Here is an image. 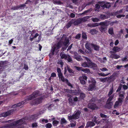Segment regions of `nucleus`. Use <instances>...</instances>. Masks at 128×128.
Segmentation results:
<instances>
[{
  "label": "nucleus",
  "mask_w": 128,
  "mask_h": 128,
  "mask_svg": "<svg viewBox=\"0 0 128 128\" xmlns=\"http://www.w3.org/2000/svg\"><path fill=\"white\" fill-rule=\"evenodd\" d=\"M103 7H105L106 8H109L110 6L109 3H107L103 6Z\"/></svg>",
  "instance_id": "obj_42"
},
{
  "label": "nucleus",
  "mask_w": 128,
  "mask_h": 128,
  "mask_svg": "<svg viewBox=\"0 0 128 128\" xmlns=\"http://www.w3.org/2000/svg\"><path fill=\"white\" fill-rule=\"evenodd\" d=\"M82 66L84 67H90L89 65L86 62H84V63H82Z\"/></svg>",
  "instance_id": "obj_33"
},
{
  "label": "nucleus",
  "mask_w": 128,
  "mask_h": 128,
  "mask_svg": "<svg viewBox=\"0 0 128 128\" xmlns=\"http://www.w3.org/2000/svg\"><path fill=\"white\" fill-rule=\"evenodd\" d=\"M74 20V24L76 26L80 23L82 22L81 18H79L76 20L73 19Z\"/></svg>",
  "instance_id": "obj_16"
},
{
  "label": "nucleus",
  "mask_w": 128,
  "mask_h": 128,
  "mask_svg": "<svg viewBox=\"0 0 128 128\" xmlns=\"http://www.w3.org/2000/svg\"><path fill=\"white\" fill-rule=\"evenodd\" d=\"M88 108L91 109L95 110L96 108H98V107L94 103H90L88 104Z\"/></svg>",
  "instance_id": "obj_11"
},
{
  "label": "nucleus",
  "mask_w": 128,
  "mask_h": 128,
  "mask_svg": "<svg viewBox=\"0 0 128 128\" xmlns=\"http://www.w3.org/2000/svg\"><path fill=\"white\" fill-rule=\"evenodd\" d=\"M16 110V108H14L12 110H9L5 113H3L2 114V116H3L6 117L12 114L13 112Z\"/></svg>",
  "instance_id": "obj_6"
},
{
  "label": "nucleus",
  "mask_w": 128,
  "mask_h": 128,
  "mask_svg": "<svg viewBox=\"0 0 128 128\" xmlns=\"http://www.w3.org/2000/svg\"><path fill=\"white\" fill-rule=\"evenodd\" d=\"M74 20L73 19H72L66 25V27L67 28H68L70 27L71 25L72 24H74Z\"/></svg>",
  "instance_id": "obj_20"
},
{
  "label": "nucleus",
  "mask_w": 128,
  "mask_h": 128,
  "mask_svg": "<svg viewBox=\"0 0 128 128\" xmlns=\"http://www.w3.org/2000/svg\"><path fill=\"white\" fill-rule=\"evenodd\" d=\"M7 64V62L6 61H1L0 62V67H4L6 66Z\"/></svg>",
  "instance_id": "obj_19"
},
{
  "label": "nucleus",
  "mask_w": 128,
  "mask_h": 128,
  "mask_svg": "<svg viewBox=\"0 0 128 128\" xmlns=\"http://www.w3.org/2000/svg\"><path fill=\"white\" fill-rule=\"evenodd\" d=\"M121 48L118 46H116L114 47L113 48L112 50L114 51L117 52L119 51L120 50H121Z\"/></svg>",
  "instance_id": "obj_23"
},
{
  "label": "nucleus",
  "mask_w": 128,
  "mask_h": 128,
  "mask_svg": "<svg viewBox=\"0 0 128 128\" xmlns=\"http://www.w3.org/2000/svg\"><path fill=\"white\" fill-rule=\"evenodd\" d=\"M99 18L102 20H104L107 18V17L104 14H100L99 16Z\"/></svg>",
  "instance_id": "obj_31"
},
{
  "label": "nucleus",
  "mask_w": 128,
  "mask_h": 128,
  "mask_svg": "<svg viewBox=\"0 0 128 128\" xmlns=\"http://www.w3.org/2000/svg\"><path fill=\"white\" fill-rule=\"evenodd\" d=\"M76 123H71L69 125V126H70L72 127H74L76 126Z\"/></svg>",
  "instance_id": "obj_58"
},
{
  "label": "nucleus",
  "mask_w": 128,
  "mask_h": 128,
  "mask_svg": "<svg viewBox=\"0 0 128 128\" xmlns=\"http://www.w3.org/2000/svg\"><path fill=\"white\" fill-rule=\"evenodd\" d=\"M90 18L89 16H86L83 18H81L82 22H85L87 21V20Z\"/></svg>",
  "instance_id": "obj_28"
},
{
  "label": "nucleus",
  "mask_w": 128,
  "mask_h": 128,
  "mask_svg": "<svg viewBox=\"0 0 128 128\" xmlns=\"http://www.w3.org/2000/svg\"><path fill=\"white\" fill-rule=\"evenodd\" d=\"M37 118V115H34L31 116L30 117V120H34Z\"/></svg>",
  "instance_id": "obj_36"
},
{
  "label": "nucleus",
  "mask_w": 128,
  "mask_h": 128,
  "mask_svg": "<svg viewBox=\"0 0 128 128\" xmlns=\"http://www.w3.org/2000/svg\"><path fill=\"white\" fill-rule=\"evenodd\" d=\"M96 84H90L88 89V91H92L94 90L95 88Z\"/></svg>",
  "instance_id": "obj_12"
},
{
  "label": "nucleus",
  "mask_w": 128,
  "mask_h": 128,
  "mask_svg": "<svg viewBox=\"0 0 128 128\" xmlns=\"http://www.w3.org/2000/svg\"><path fill=\"white\" fill-rule=\"evenodd\" d=\"M52 126V124L50 123L46 124L45 125V127L47 128H50Z\"/></svg>",
  "instance_id": "obj_46"
},
{
  "label": "nucleus",
  "mask_w": 128,
  "mask_h": 128,
  "mask_svg": "<svg viewBox=\"0 0 128 128\" xmlns=\"http://www.w3.org/2000/svg\"><path fill=\"white\" fill-rule=\"evenodd\" d=\"M98 23H96L93 24L90 23L88 24L87 26H88L90 28H92L98 26Z\"/></svg>",
  "instance_id": "obj_17"
},
{
  "label": "nucleus",
  "mask_w": 128,
  "mask_h": 128,
  "mask_svg": "<svg viewBox=\"0 0 128 128\" xmlns=\"http://www.w3.org/2000/svg\"><path fill=\"white\" fill-rule=\"evenodd\" d=\"M57 72L58 73V76H59L60 75L62 74L61 71V70L60 68H57Z\"/></svg>",
  "instance_id": "obj_47"
},
{
  "label": "nucleus",
  "mask_w": 128,
  "mask_h": 128,
  "mask_svg": "<svg viewBox=\"0 0 128 128\" xmlns=\"http://www.w3.org/2000/svg\"><path fill=\"white\" fill-rule=\"evenodd\" d=\"M66 67L68 71L70 73H74V71L68 66H67Z\"/></svg>",
  "instance_id": "obj_37"
},
{
  "label": "nucleus",
  "mask_w": 128,
  "mask_h": 128,
  "mask_svg": "<svg viewBox=\"0 0 128 128\" xmlns=\"http://www.w3.org/2000/svg\"><path fill=\"white\" fill-rule=\"evenodd\" d=\"M114 97V95H112L110 96L107 100L108 102H110L112 100Z\"/></svg>",
  "instance_id": "obj_44"
},
{
  "label": "nucleus",
  "mask_w": 128,
  "mask_h": 128,
  "mask_svg": "<svg viewBox=\"0 0 128 128\" xmlns=\"http://www.w3.org/2000/svg\"><path fill=\"white\" fill-rule=\"evenodd\" d=\"M26 123L25 118H23L10 124L6 128H22V124Z\"/></svg>",
  "instance_id": "obj_2"
},
{
  "label": "nucleus",
  "mask_w": 128,
  "mask_h": 128,
  "mask_svg": "<svg viewBox=\"0 0 128 128\" xmlns=\"http://www.w3.org/2000/svg\"><path fill=\"white\" fill-rule=\"evenodd\" d=\"M122 10H121L119 11H117L116 12H115L114 14L116 15H117L118 14L121 13L122 12Z\"/></svg>",
  "instance_id": "obj_48"
},
{
  "label": "nucleus",
  "mask_w": 128,
  "mask_h": 128,
  "mask_svg": "<svg viewBox=\"0 0 128 128\" xmlns=\"http://www.w3.org/2000/svg\"><path fill=\"white\" fill-rule=\"evenodd\" d=\"M80 96L81 98L83 99L85 97V95L84 93L82 92L80 93Z\"/></svg>",
  "instance_id": "obj_49"
},
{
  "label": "nucleus",
  "mask_w": 128,
  "mask_h": 128,
  "mask_svg": "<svg viewBox=\"0 0 128 128\" xmlns=\"http://www.w3.org/2000/svg\"><path fill=\"white\" fill-rule=\"evenodd\" d=\"M64 91L67 93H71L72 92V91L67 89H64Z\"/></svg>",
  "instance_id": "obj_51"
},
{
  "label": "nucleus",
  "mask_w": 128,
  "mask_h": 128,
  "mask_svg": "<svg viewBox=\"0 0 128 128\" xmlns=\"http://www.w3.org/2000/svg\"><path fill=\"white\" fill-rule=\"evenodd\" d=\"M95 125V123L92 122H88L87 124V125L88 126H94Z\"/></svg>",
  "instance_id": "obj_25"
},
{
  "label": "nucleus",
  "mask_w": 128,
  "mask_h": 128,
  "mask_svg": "<svg viewBox=\"0 0 128 128\" xmlns=\"http://www.w3.org/2000/svg\"><path fill=\"white\" fill-rule=\"evenodd\" d=\"M92 20L94 22H97L99 21L100 19L97 18H91Z\"/></svg>",
  "instance_id": "obj_40"
},
{
  "label": "nucleus",
  "mask_w": 128,
  "mask_h": 128,
  "mask_svg": "<svg viewBox=\"0 0 128 128\" xmlns=\"http://www.w3.org/2000/svg\"><path fill=\"white\" fill-rule=\"evenodd\" d=\"M100 116L102 118H106L107 117V116L104 114L102 113L100 114Z\"/></svg>",
  "instance_id": "obj_62"
},
{
  "label": "nucleus",
  "mask_w": 128,
  "mask_h": 128,
  "mask_svg": "<svg viewBox=\"0 0 128 128\" xmlns=\"http://www.w3.org/2000/svg\"><path fill=\"white\" fill-rule=\"evenodd\" d=\"M25 102L24 101H22L21 102H19L18 104H17V105H18V106H20L21 105L24 104Z\"/></svg>",
  "instance_id": "obj_59"
},
{
  "label": "nucleus",
  "mask_w": 128,
  "mask_h": 128,
  "mask_svg": "<svg viewBox=\"0 0 128 128\" xmlns=\"http://www.w3.org/2000/svg\"><path fill=\"white\" fill-rule=\"evenodd\" d=\"M92 48H93L94 50L96 51H98L99 50V46L96 44H92Z\"/></svg>",
  "instance_id": "obj_18"
},
{
  "label": "nucleus",
  "mask_w": 128,
  "mask_h": 128,
  "mask_svg": "<svg viewBox=\"0 0 128 128\" xmlns=\"http://www.w3.org/2000/svg\"><path fill=\"white\" fill-rule=\"evenodd\" d=\"M58 123V121L56 120H54L53 122V124L54 125V126H56L57 124Z\"/></svg>",
  "instance_id": "obj_52"
},
{
  "label": "nucleus",
  "mask_w": 128,
  "mask_h": 128,
  "mask_svg": "<svg viewBox=\"0 0 128 128\" xmlns=\"http://www.w3.org/2000/svg\"><path fill=\"white\" fill-rule=\"evenodd\" d=\"M100 70L102 71H108V70L106 68H100Z\"/></svg>",
  "instance_id": "obj_60"
},
{
  "label": "nucleus",
  "mask_w": 128,
  "mask_h": 128,
  "mask_svg": "<svg viewBox=\"0 0 128 128\" xmlns=\"http://www.w3.org/2000/svg\"><path fill=\"white\" fill-rule=\"evenodd\" d=\"M110 53L111 54L110 57H111L112 58L118 59L120 57V56L119 55L114 54V51H111L110 52Z\"/></svg>",
  "instance_id": "obj_10"
},
{
  "label": "nucleus",
  "mask_w": 128,
  "mask_h": 128,
  "mask_svg": "<svg viewBox=\"0 0 128 128\" xmlns=\"http://www.w3.org/2000/svg\"><path fill=\"white\" fill-rule=\"evenodd\" d=\"M98 26L100 25V27L99 29L102 32H104L107 29V26H108V23L106 22H101L99 23H98Z\"/></svg>",
  "instance_id": "obj_3"
},
{
  "label": "nucleus",
  "mask_w": 128,
  "mask_h": 128,
  "mask_svg": "<svg viewBox=\"0 0 128 128\" xmlns=\"http://www.w3.org/2000/svg\"><path fill=\"white\" fill-rule=\"evenodd\" d=\"M113 86L111 87V88L110 89V90L109 94H108V96H110L113 93Z\"/></svg>",
  "instance_id": "obj_39"
},
{
  "label": "nucleus",
  "mask_w": 128,
  "mask_h": 128,
  "mask_svg": "<svg viewBox=\"0 0 128 128\" xmlns=\"http://www.w3.org/2000/svg\"><path fill=\"white\" fill-rule=\"evenodd\" d=\"M59 78L63 82H65L66 80L68 81V80L66 79H65L64 76H63V75L62 74L58 76Z\"/></svg>",
  "instance_id": "obj_29"
},
{
  "label": "nucleus",
  "mask_w": 128,
  "mask_h": 128,
  "mask_svg": "<svg viewBox=\"0 0 128 128\" xmlns=\"http://www.w3.org/2000/svg\"><path fill=\"white\" fill-rule=\"evenodd\" d=\"M66 59L68 62L72 63V58L69 55H67V58Z\"/></svg>",
  "instance_id": "obj_27"
},
{
  "label": "nucleus",
  "mask_w": 128,
  "mask_h": 128,
  "mask_svg": "<svg viewBox=\"0 0 128 128\" xmlns=\"http://www.w3.org/2000/svg\"><path fill=\"white\" fill-rule=\"evenodd\" d=\"M78 52L83 54H85V52L81 49H80L78 51Z\"/></svg>",
  "instance_id": "obj_64"
},
{
  "label": "nucleus",
  "mask_w": 128,
  "mask_h": 128,
  "mask_svg": "<svg viewBox=\"0 0 128 128\" xmlns=\"http://www.w3.org/2000/svg\"><path fill=\"white\" fill-rule=\"evenodd\" d=\"M81 112L79 110H78L75 114L72 115V116H68V119L69 120L73 119L76 120L78 119L80 116Z\"/></svg>",
  "instance_id": "obj_5"
},
{
  "label": "nucleus",
  "mask_w": 128,
  "mask_h": 128,
  "mask_svg": "<svg viewBox=\"0 0 128 128\" xmlns=\"http://www.w3.org/2000/svg\"><path fill=\"white\" fill-rule=\"evenodd\" d=\"M58 64H60L61 65L60 66L61 67H62L63 65L64 64L63 62H62V60H60L59 61H58Z\"/></svg>",
  "instance_id": "obj_53"
},
{
  "label": "nucleus",
  "mask_w": 128,
  "mask_h": 128,
  "mask_svg": "<svg viewBox=\"0 0 128 128\" xmlns=\"http://www.w3.org/2000/svg\"><path fill=\"white\" fill-rule=\"evenodd\" d=\"M82 38L84 39H86L87 38L86 36L84 33H83L82 34Z\"/></svg>",
  "instance_id": "obj_55"
},
{
  "label": "nucleus",
  "mask_w": 128,
  "mask_h": 128,
  "mask_svg": "<svg viewBox=\"0 0 128 128\" xmlns=\"http://www.w3.org/2000/svg\"><path fill=\"white\" fill-rule=\"evenodd\" d=\"M85 52L87 53L90 54L91 52V49H86V50Z\"/></svg>",
  "instance_id": "obj_57"
},
{
  "label": "nucleus",
  "mask_w": 128,
  "mask_h": 128,
  "mask_svg": "<svg viewBox=\"0 0 128 128\" xmlns=\"http://www.w3.org/2000/svg\"><path fill=\"white\" fill-rule=\"evenodd\" d=\"M88 64L90 66H91L92 67L96 68L97 67V65L95 63L92 62L91 61H90Z\"/></svg>",
  "instance_id": "obj_21"
},
{
  "label": "nucleus",
  "mask_w": 128,
  "mask_h": 128,
  "mask_svg": "<svg viewBox=\"0 0 128 128\" xmlns=\"http://www.w3.org/2000/svg\"><path fill=\"white\" fill-rule=\"evenodd\" d=\"M75 68L78 70V71H82V67H80L75 66H74Z\"/></svg>",
  "instance_id": "obj_43"
},
{
  "label": "nucleus",
  "mask_w": 128,
  "mask_h": 128,
  "mask_svg": "<svg viewBox=\"0 0 128 128\" xmlns=\"http://www.w3.org/2000/svg\"><path fill=\"white\" fill-rule=\"evenodd\" d=\"M74 58L78 61H80L82 60V59L81 56L77 53L74 54Z\"/></svg>",
  "instance_id": "obj_13"
},
{
  "label": "nucleus",
  "mask_w": 128,
  "mask_h": 128,
  "mask_svg": "<svg viewBox=\"0 0 128 128\" xmlns=\"http://www.w3.org/2000/svg\"><path fill=\"white\" fill-rule=\"evenodd\" d=\"M108 79V78L106 77L104 78H100L99 79L100 82H106Z\"/></svg>",
  "instance_id": "obj_38"
},
{
  "label": "nucleus",
  "mask_w": 128,
  "mask_h": 128,
  "mask_svg": "<svg viewBox=\"0 0 128 128\" xmlns=\"http://www.w3.org/2000/svg\"><path fill=\"white\" fill-rule=\"evenodd\" d=\"M42 98H37L35 100L33 101V102L32 104V105H35L36 104H38L41 102Z\"/></svg>",
  "instance_id": "obj_9"
},
{
  "label": "nucleus",
  "mask_w": 128,
  "mask_h": 128,
  "mask_svg": "<svg viewBox=\"0 0 128 128\" xmlns=\"http://www.w3.org/2000/svg\"><path fill=\"white\" fill-rule=\"evenodd\" d=\"M113 103L112 102H108L107 101L105 107L106 108L109 109L111 107Z\"/></svg>",
  "instance_id": "obj_15"
},
{
  "label": "nucleus",
  "mask_w": 128,
  "mask_h": 128,
  "mask_svg": "<svg viewBox=\"0 0 128 128\" xmlns=\"http://www.w3.org/2000/svg\"><path fill=\"white\" fill-rule=\"evenodd\" d=\"M83 57L84 58H85V59H86V60L88 62V64L89 63V62L91 61L90 59L89 58H88L86 56H84Z\"/></svg>",
  "instance_id": "obj_63"
},
{
  "label": "nucleus",
  "mask_w": 128,
  "mask_h": 128,
  "mask_svg": "<svg viewBox=\"0 0 128 128\" xmlns=\"http://www.w3.org/2000/svg\"><path fill=\"white\" fill-rule=\"evenodd\" d=\"M69 40L68 38H67L66 36H64L62 38L60 41L55 44L52 48L51 50V54L52 55L54 54V52L55 50H57L63 44L66 48H62L63 50L66 49V48L69 44Z\"/></svg>",
  "instance_id": "obj_1"
},
{
  "label": "nucleus",
  "mask_w": 128,
  "mask_h": 128,
  "mask_svg": "<svg viewBox=\"0 0 128 128\" xmlns=\"http://www.w3.org/2000/svg\"><path fill=\"white\" fill-rule=\"evenodd\" d=\"M124 98H118V101H116L114 106V108H116L119 105H121L123 102Z\"/></svg>",
  "instance_id": "obj_7"
},
{
  "label": "nucleus",
  "mask_w": 128,
  "mask_h": 128,
  "mask_svg": "<svg viewBox=\"0 0 128 128\" xmlns=\"http://www.w3.org/2000/svg\"><path fill=\"white\" fill-rule=\"evenodd\" d=\"M109 74V73H108L107 74H105L104 73H99L98 75L99 76H105L108 75Z\"/></svg>",
  "instance_id": "obj_45"
},
{
  "label": "nucleus",
  "mask_w": 128,
  "mask_h": 128,
  "mask_svg": "<svg viewBox=\"0 0 128 128\" xmlns=\"http://www.w3.org/2000/svg\"><path fill=\"white\" fill-rule=\"evenodd\" d=\"M122 61H128V60L127 59V58L126 56L124 58H123L122 59Z\"/></svg>",
  "instance_id": "obj_61"
},
{
  "label": "nucleus",
  "mask_w": 128,
  "mask_h": 128,
  "mask_svg": "<svg viewBox=\"0 0 128 128\" xmlns=\"http://www.w3.org/2000/svg\"><path fill=\"white\" fill-rule=\"evenodd\" d=\"M40 94L39 91H35L30 96L26 99V100L28 101L33 99L40 95Z\"/></svg>",
  "instance_id": "obj_4"
},
{
  "label": "nucleus",
  "mask_w": 128,
  "mask_h": 128,
  "mask_svg": "<svg viewBox=\"0 0 128 128\" xmlns=\"http://www.w3.org/2000/svg\"><path fill=\"white\" fill-rule=\"evenodd\" d=\"M92 46V44L87 43L85 45V46L86 49H91L90 47Z\"/></svg>",
  "instance_id": "obj_24"
},
{
  "label": "nucleus",
  "mask_w": 128,
  "mask_h": 128,
  "mask_svg": "<svg viewBox=\"0 0 128 128\" xmlns=\"http://www.w3.org/2000/svg\"><path fill=\"white\" fill-rule=\"evenodd\" d=\"M24 5H21L20 6H12L11 8V10H15L18 9L19 8L21 9L24 6Z\"/></svg>",
  "instance_id": "obj_14"
},
{
  "label": "nucleus",
  "mask_w": 128,
  "mask_h": 128,
  "mask_svg": "<svg viewBox=\"0 0 128 128\" xmlns=\"http://www.w3.org/2000/svg\"><path fill=\"white\" fill-rule=\"evenodd\" d=\"M66 121L64 118H62L61 119V124L66 123Z\"/></svg>",
  "instance_id": "obj_50"
},
{
  "label": "nucleus",
  "mask_w": 128,
  "mask_h": 128,
  "mask_svg": "<svg viewBox=\"0 0 128 128\" xmlns=\"http://www.w3.org/2000/svg\"><path fill=\"white\" fill-rule=\"evenodd\" d=\"M80 36L81 34H78L76 36L75 38L76 39H79L80 38Z\"/></svg>",
  "instance_id": "obj_54"
},
{
  "label": "nucleus",
  "mask_w": 128,
  "mask_h": 128,
  "mask_svg": "<svg viewBox=\"0 0 128 128\" xmlns=\"http://www.w3.org/2000/svg\"><path fill=\"white\" fill-rule=\"evenodd\" d=\"M96 100V98H92V99L90 100V102L91 103H93L95 102Z\"/></svg>",
  "instance_id": "obj_56"
},
{
  "label": "nucleus",
  "mask_w": 128,
  "mask_h": 128,
  "mask_svg": "<svg viewBox=\"0 0 128 128\" xmlns=\"http://www.w3.org/2000/svg\"><path fill=\"white\" fill-rule=\"evenodd\" d=\"M108 32L110 34H113V28H110L109 29Z\"/></svg>",
  "instance_id": "obj_41"
},
{
  "label": "nucleus",
  "mask_w": 128,
  "mask_h": 128,
  "mask_svg": "<svg viewBox=\"0 0 128 128\" xmlns=\"http://www.w3.org/2000/svg\"><path fill=\"white\" fill-rule=\"evenodd\" d=\"M125 94V92L124 91H121L119 93V95L120 98H124V95Z\"/></svg>",
  "instance_id": "obj_22"
},
{
  "label": "nucleus",
  "mask_w": 128,
  "mask_h": 128,
  "mask_svg": "<svg viewBox=\"0 0 128 128\" xmlns=\"http://www.w3.org/2000/svg\"><path fill=\"white\" fill-rule=\"evenodd\" d=\"M82 71L84 72L85 73H86L87 74H89L90 72V70L88 68L83 69L82 70Z\"/></svg>",
  "instance_id": "obj_34"
},
{
  "label": "nucleus",
  "mask_w": 128,
  "mask_h": 128,
  "mask_svg": "<svg viewBox=\"0 0 128 128\" xmlns=\"http://www.w3.org/2000/svg\"><path fill=\"white\" fill-rule=\"evenodd\" d=\"M60 56L62 59L64 58L65 59L66 58L67 56V55L62 52H61L60 54Z\"/></svg>",
  "instance_id": "obj_30"
},
{
  "label": "nucleus",
  "mask_w": 128,
  "mask_h": 128,
  "mask_svg": "<svg viewBox=\"0 0 128 128\" xmlns=\"http://www.w3.org/2000/svg\"><path fill=\"white\" fill-rule=\"evenodd\" d=\"M53 2L54 4H63V3L59 0H53Z\"/></svg>",
  "instance_id": "obj_26"
},
{
  "label": "nucleus",
  "mask_w": 128,
  "mask_h": 128,
  "mask_svg": "<svg viewBox=\"0 0 128 128\" xmlns=\"http://www.w3.org/2000/svg\"><path fill=\"white\" fill-rule=\"evenodd\" d=\"M87 77L85 76H83L79 78V80H80V83L82 84H86V81L84 80H86Z\"/></svg>",
  "instance_id": "obj_8"
},
{
  "label": "nucleus",
  "mask_w": 128,
  "mask_h": 128,
  "mask_svg": "<svg viewBox=\"0 0 128 128\" xmlns=\"http://www.w3.org/2000/svg\"><path fill=\"white\" fill-rule=\"evenodd\" d=\"M91 80H89L88 81V82L89 83H92V84H96V81L94 80V79L92 78H90Z\"/></svg>",
  "instance_id": "obj_32"
},
{
  "label": "nucleus",
  "mask_w": 128,
  "mask_h": 128,
  "mask_svg": "<svg viewBox=\"0 0 128 128\" xmlns=\"http://www.w3.org/2000/svg\"><path fill=\"white\" fill-rule=\"evenodd\" d=\"M97 32V31L96 30V29H94L91 30L90 32L92 34H96Z\"/></svg>",
  "instance_id": "obj_35"
}]
</instances>
